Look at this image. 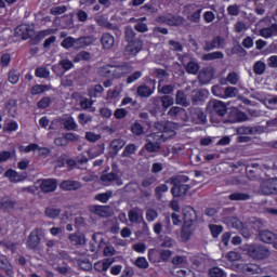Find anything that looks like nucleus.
<instances>
[{
  "label": "nucleus",
  "mask_w": 277,
  "mask_h": 277,
  "mask_svg": "<svg viewBox=\"0 0 277 277\" xmlns=\"http://www.w3.org/2000/svg\"><path fill=\"white\" fill-rule=\"evenodd\" d=\"M62 124L66 131H77L79 124L75 121L72 117H66L62 120Z\"/></svg>",
  "instance_id": "7c9ffc66"
},
{
  "label": "nucleus",
  "mask_w": 277,
  "mask_h": 277,
  "mask_svg": "<svg viewBox=\"0 0 277 277\" xmlns=\"http://www.w3.org/2000/svg\"><path fill=\"white\" fill-rule=\"evenodd\" d=\"M155 183H157V177H155L153 175L144 177L141 182V188L153 189V185H155Z\"/></svg>",
  "instance_id": "49530a36"
},
{
  "label": "nucleus",
  "mask_w": 277,
  "mask_h": 277,
  "mask_svg": "<svg viewBox=\"0 0 277 277\" xmlns=\"http://www.w3.org/2000/svg\"><path fill=\"white\" fill-rule=\"evenodd\" d=\"M222 85L229 83L230 85H237L239 83V74L236 71H230L224 80L221 81Z\"/></svg>",
  "instance_id": "473e14b6"
},
{
  "label": "nucleus",
  "mask_w": 277,
  "mask_h": 277,
  "mask_svg": "<svg viewBox=\"0 0 277 277\" xmlns=\"http://www.w3.org/2000/svg\"><path fill=\"white\" fill-rule=\"evenodd\" d=\"M91 42L88 37H80L78 39H74V49L79 50L83 49V47H90Z\"/></svg>",
  "instance_id": "de8ad7c7"
},
{
  "label": "nucleus",
  "mask_w": 277,
  "mask_h": 277,
  "mask_svg": "<svg viewBox=\"0 0 277 277\" xmlns=\"http://www.w3.org/2000/svg\"><path fill=\"white\" fill-rule=\"evenodd\" d=\"M226 224L232 228H236V230H241L243 228V223L235 216L227 217Z\"/></svg>",
  "instance_id": "a18cd8bd"
},
{
  "label": "nucleus",
  "mask_w": 277,
  "mask_h": 277,
  "mask_svg": "<svg viewBox=\"0 0 277 277\" xmlns=\"http://www.w3.org/2000/svg\"><path fill=\"white\" fill-rule=\"evenodd\" d=\"M237 135H254L256 133V128L252 127H239L236 130Z\"/></svg>",
  "instance_id": "3c124183"
},
{
  "label": "nucleus",
  "mask_w": 277,
  "mask_h": 277,
  "mask_svg": "<svg viewBox=\"0 0 277 277\" xmlns=\"http://www.w3.org/2000/svg\"><path fill=\"white\" fill-rule=\"evenodd\" d=\"M239 94V89L227 87L224 89L223 98H235Z\"/></svg>",
  "instance_id": "864d4df0"
},
{
  "label": "nucleus",
  "mask_w": 277,
  "mask_h": 277,
  "mask_svg": "<svg viewBox=\"0 0 277 277\" xmlns=\"http://www.w3.org/2000/svg\"><path fill=\"white\" fill-rule=\"evenodd\" d=\"M195 230H196V227H194V224L183 223L182 229H181V237L183 241H189L192 237H194Z\"/></svg>",
  "instance_id": "6ab92c4d"
},
{
  "label": "nucleus",
  "mask_w": 277,
  "mask_h": 277,
  "mask_svg": "<svg viewBox=\"0 0 277 277\" xmlns=\"http://www.w3.org/2000/svg\"><path fill=\"white\" fill-rule=\"evenodd\" d=\"M89 211L100 217H111L114 215V210L109 206H90Z\"/></svg>",
  "instance_id": "6e6552de"
},
{
  "label": "nucleus",
  "mask_w": 277,
  "mask_h": 277,
  "mask_svg": "<svg viewBox=\"0 0 277 277\" xmlns=\"http://www.w3.org/2000/svg\"><path fill=\"white\" fill-rule=\"evenodd\" d=\"M48 90H51V85L49 84H37L31 88V94L37 95V94H42L43 92H48Z\"/></svg>",
  "instance_id": "6e6d98bb"
},
{
  "label": "nucleus",
  "mask_w": 277,
  "mask_h": 277,
  "mask_svg": "<svg viewBox=\"0 0 277 277\" xmlns=\"http://www.w3.org/2000/svg\"><path fill=\"white\" fill-rule=\"evenodd\" d=\"M228 199L232 200V201H246V200H250V194L241 193V192H235V193H232L228 196Z\"/></svg>",
  "instance_id": "58836bf2"
},
{
  "label": "nucleus",
  "mask_w": 277,
  "mask_h": 277,
  "mask_svg": "<svg viewBox=\"0 0 277 277\" xmlns=\"http://www.w3.org/2000/svg\"><path fill=\"white\" fill-rule=\"evenodd\" d=\"M171 263L176 267H185V265H187V258L183 255H177L172 259Z\"/></svg>",
  "instance_id": "bf43d9fd"
},
{
  "label": "nucleus",
  "mask_w": 277,
  "mask_h": 277,
  "mask_svg": "<svg viewBox=\"0 0 277 277\" xmlns=\"http://www.w3.org/2000/svg\"><path fill=\"white\" fill-rule=\"evenodd\" d=\"M146 220L147 222H155V220L157 217H159V212H157V210L153 209V208H148L146 210Z\"/></svg>",
  "instance_id": "0e129e2a"
},
{
  "label": "nucleus",
  "mask_w": 277,
  "mask_h": 277,
  "mask_svg": "<svg viewBox=\"0 0 277 277\" xmlns=\"http://www.w3.org/2000/svg\"><path fill=\"white\" fill-rule=\"evenodd\" d=\"M61 213H62V209L55 208L53 206H50L44 210L45 217H49L50 220H55L56 217H60Z\"/></svg>",
  "instance_id": "c9c22d12"
},
{
  "label": "nucleus",
  "mask_w": 277,
  "mask_h": 277,
  "mask_svg": "<svg viewBox=\"0 0 277 277\" xmlns=\"http://www.w3.org/2000/svg\"><path fill=\"white\" fill-rule=\"evenodd\" d=\"M32 32L34 30H31L27 25H19L15 28V36L17 38H22V40H29Z\"/></svg>",
  "instance_id": "5701e85b"
},
{
  "label": "nucleus",
  "mask_w": 277,
  "mask_h": 277,
  "mask_svg": "<svg viewBox=\"0 0 277 277\" xmlns=\"http://www.w3.org/2000/svg\"><path fill=\"white\" fill-rule=\"evenodd\" d=\"M5 108L12 118H16V100H9Z\"/></svg>",
  "instance_id": "4d7b16f0"
},
{
  "label": "nucleus",
  "mask_w": 277,
  "mask_h": 277,
  "mask_svg": "<svg viewBox=\"0 0 277 277\" xmlns=\"http://www.w3.org/2000/svg\"><path fill=\"white\" fill-rule=\"evenodd\" d=\"M209 276L210 277H224V276H226V273L224 272V269H222L220 267H212L209 269Z\"/></svg>",
  "instance_id": "774afa93"
},
{
  "label": "nucleus",
  "mask_w": 277,
  "mask_h": 277,
  "mask_svg": "<svg viewBox=\"0 0 277 277\" xmlns=\"http://www.w3.org/2000/svg\"><path fill=\"white\" fill-rule=\"evenodd\" d=\"M145 149L147 153H159L161 150V135L157 133H151L146 136Z\"/></svg>",
  "instance_id": "39448f33"
},
{
  "label": "nucleus",
  "mask_w": 277,
  "mask_h": 277,
  "mask_svg": "<svg viewBox=\"0 0 277 277\" xmlns=\"http://www.w3.org/2000/svg\"><path fill=\"white\" fill-rule=\"evenodd\" d=\"M133 72V66L129 63L113 66V79H122V77Z\"/></svg>",
  "instance_id": "423d86ee"
},
{
  "label": "nucleus",
  "mask_w": 277,
  "mask_h": 277,
  "mask_svg": "<svg viewBox=\"0 0 277 277\" xmlns=\"http://www.w3.org/2000/svg\"><path fill=\"white\" fill-rule=\"evenodd\" d=\"M185 70L188 72V75H197L198 70H200V65L194 61H190L185 66Z\"/></svg>",
  "instance_id": "5fc2aeb1"
},
{
  "label": "nucleus",
  "mask_w": 277,
  "mask_h": 277,
  "mask_svg": "<svg viewBox=\"0 0 277 277\" xmlns=\"http://www.w3.org/2000/svg\"><path fill=\"white\" fill-rule=\"evenodd\" d=\"M100 40L103 49L106 51L114 49V44H116V38L109 32H103Z\"/></svg>",
  "instance_id": "f3484780"
},
{
  "label": "nucleus",
  "mask_w": 277,
  "mask_h": 277,
  "mask_svg": "<svg viewBox=\"0 0 277 277\" xmlns=\"http://www.w3.org/2000/svg\"><path fill=\"white\" fill-rule=\"evenodd\" d=\"M66 12H68L67 5L52 6L50 9V14H52V16H60V14H66Z\"/></svg>",
  "instance_id": "13d9d810"
},
{
  "label": "nucleus",
  "mask_w": 277,
  "mask_h": 277,
  "mask_svg": "<svg viewBox=\"0 0 277 277\" xmlns=\"http://www.w3.org/2000/svg\"><path fill=\"white\" fill-rule=\"evenodd\" d=\"M207 94H209L207 90L193 91V94H192L193 105H198V103H202V101L207 98Z\"/></svg>",
  "instance_id": "cd10ccee"
},
{
  "label": "nucleus",
  "mask_w": 277,
  "mask_h": 277,
  "mask_svg": "<svg viewBox=\"0 0 277 277\" xmlns=\"http://www.w3.org/2000/svg\"><path fill=\"white\" fill-rule=\"evenodd\" d=\"M184 224H194L198 220V214L192 206H186L182 210Z\"/></svg>",
  "instance_id": "ddd939ff"
},
{
  "label": "nucleus",
  "mask_w": 277,
  "mask_h": 277,
  "mask_svg": "<svg viewBox=\"0 0 277 277\" xmlns=\"http://www.w3.org/2000/svg\"><path fill=\"white\" fill-rule=\"evenodd\" d=\"M51 34H55V29H45V30H41L36 39H32L30 41V44H38V42H40V40H43V38H47V36H51Z\"/></svg>",
  "instance_id": "09e8293b"
},
{
  "label": "nucleus",
  "mask_w": 277,
  "mask_h": 277,
  "mask_svg": "<svg viewBox=\"0 0 277 277\" xmlns=\"http://www.w3.org/2000/svg\"><path fill=\"white\" fill-rule=\"evenodd\" d=\"M39 183V188L43 194H51L57 189V180L55 179L40 180Z\"/></svg>",
  "instance_id": "f8f14e48"
},
{
  "label": "nucleus",
  "mask_w": 277,
  "mask_h": 277,
  "mask_svg": "<svg viewBox=\"0 0 277 277\" xmlns=\"http://www.w3.org/2000/svg\"><path fill=\"white\" fill-rule=\"evenodd\" d=\"M16 208V200L10 196H0V209L2 211H12Z\"/></svg>",
  "instance_id": "aec40b11"
},
{
  "label": "nucleus",
  "mask_w": 277,
  "mask_h": 277,
  "mask_svg": "<svg viewBox=\"0 0 277 277\" xmlns=\"http://www.w3.org/2000/svg\"><path fill=\"white\" fill-rule=\"evenodd\" d=\"M247 252L251 259L255 261H263L264 259H269L272 252L265 246L251 245L248 247Z\"/></svg>",
  "instance_id": "f257e3e1"
},
{
  "label": "nucleus",
  "mask_w": 277,
  "mask_h": 277,
  "mask_svg": "<svg viewBox=\"0 0 277 277\" xmlns=\"http://www.w3.org/2000/svg\"><path fill=\"white\" fill-rule=\"evenodd\" d=\"M190 120L194 124H207V115L200 108H189Z\"/></svg>",
  "instance_id": "9b49d317"
},
{
  "label": "nucleus",
  "mask_w": 277,
  "mask_h": 277,
  "mask_svg": "<svg viewBox=\"0 0 277 277\" xmlns=\"http://www.w3.org/2000/svg\"><path fill=\"white\" fill-rule=\"evenodd\" d=\"M100 77H105L106 79H114V65H106L98 69Z\"/></svg>",
  "instance_id": "e433bc0d"
},
{
  "label": "nucleus",
  "mask_w": 277,
  "mask_h": 277,
  "mask_svg": "<svg viewBox=\"0 0 277 277\" xmlns=\"http://www.w3.org/2000/svg\"><path fill=\"white\" fill-rule=\"evenodd\" d=\"M251 168L253 169H249L247 172L248 179L250 181H261V168H259V163L251 164Z\"/></svg>",
  "instance_id": "bb28decb"
},
{
  "label": "nucleus",
  "mask_w": 277,
  "mask_h": 277,
  "mask_svg": "<svg viewBox=\"0 0 277 277\" xmlns=\"http://www.w3.org/2000/svg\"><path fill=\"white\" fill-rule=\"evenodd\" d=\"M136 94L141 98H150V96H153V94H155V87L141 84L136 89Z\"/></svg>",
  "instance_id": "b1692460"
},
{
  "label": "nucleus",
  "mask_w": 277,
  "mask_h": 277,
  "mask_svg": "<svg viewBox=\"0 0 277 277\" xmlns=\"http://www.w3.org/2000/svg\"><path fill=\"white\" fill-rule=\"evenodd\" d=\"M187 113L185 111V108L173 106L169 109L168 116L172 118L173 120H179L180 116H186Z\"/></svg>",
  "instance_id": "c756f323"
},
{
  "label": "nucleus",
  "mask_w": 277,
  "mask_h": 277,
  "mask_svg": "<svg viewBox=\"0 0 277 277\" xmlns=\"http://www.w3.org/2000/svg\"><path fill=\"white\" fill-rule=\"evenodd\" d=\"M0 271L4 272L8 277H14V265H12L5 255H0Z\"/></svg>",
  "instance_id": "2eb2a0df"
},
{
  "label": "nucleus",
  "mask_w": 277,
  "mask_h": 277,
  "mask_svg": "<svg viewBox=\"0 0 277 277\" xmlns=\"http://www.w3.org/2000/svg\"><path fill=\"white\" fill-rule=\"evenodd\" d=\"M267 70V65L263 61H256L253 65V72L255 75H265V71Z\"/></svg>",
  "instance_id": "c03bdc74"
},
{
  "label": "nucleus",
  "mask_w": 277,
  "mask_h": 277,
  "mask_svg": "<svg viewBox=\"0 0 277 277\" xmlns=\"http://www.w3.org/2000/svg\"><path fill=\"white\" fill-rule=\"evenodd\" d=\"M212 107L215 114L221 117L226 116V111L228 110V108H226V104H224L222 101H213Z\"/></svg>",
  "instance_id": "2f4dec72"
},
{
  "label": "nucleus",
  "mask_w": 277,
  "mask_h": 277,
  "mask_svg": "<svg viewBox=\"0 0 277 277\" xmlns=\"http://www.w3.org/2000/svg\"><path fill=\"white\" fill-rule=\"evenodd\" d=\"M155 129L161 133H171L174 135V131L179 129V123L172 121H159L155 123Z\"/></svg>",
  "instance_id": "1a4fd4ad"
},
{
  "label": "nucleus",
  "mask_w": 277,
  "mask_h": 277,
  "mask_svg": "<svg viewBox=\"0 0 277 277\" xmlns=\"http://www.w3.org/2000/svg\"><path fill=\"white\" fill-rule=\"evenodd\" d=\"M124 40L126 42H135V40H142L137 38V34L131 26H127L124 28Z\"/></svg>",
  "instance_id": "f704fd0d"
},
{
  "label": "nucleus",
  "mask_w": 277,
  "mask_h": 277,
  "mask_svg": "<svg viewBox=\"0 0 277 277\" xmlns=\"http://www.w3.org/2000/svg\"><path fill=\"white\" fill-rule=\"evenodd\" d=\"M143 47H144V41L142 40L130 41L126 47V53L128 55H137V53L142 51Z\"/></svg>",
  "instance_id": "dca6fc26"
},
{
  "label": "nucleus",
  "mask_w": 277,
  "mask_h": 277,
  "mask_svg": "<svg viewBox=\"0 0 277 277\" xmlns=\"http://www.w3.org/2000/svg\"><path fill=\"white\" fill-rule=\"evenodd\" d=\"M111 198H114V190H107L106 193H100L95 195L94 200H97L103 205H107Z\"/></svg>",
  "instance_id": "72a5a7b5"
},
{
  "label": "nucleus",
  "mask_w": 277,
  "mask_h": 277,
  "mask_svg": "<svg viewBox=\"0 0 277 277\" xmlns=\"http://www.w3.org/2000/svg\"><path fill=\"white\" fill-rule=\"evenodd\" d=\"M111 265H114V260L111 259H105L102 264L101 263H95L94 264V269H96V272H107V269H109V267H111Z\"/></svg>",
  "instance_id": "4c0bfd02"
},
{
  "label": "nucleus",
  "mask_w": 277,
  "mask_h": 277,
  "mask_svg": "<svg viewBox=\"0 0 277 277\" xmlns=\"http://www.w3.org/2000/svg\"><path fill=\"white\" fill-rule=\"evenodd\" d=\"M203 62H213V60H224V53L216 51L212 53H207L201 56Z\"/></svg>",
  "instance_id": "ea45409f"
},
{
  "label": "nucleus",
  "mask_w": 277,
  "mask_h": 277,
  "mask_svg": "<svg viewBox=\"0 0 277 277\" xmlns=\"http://www.w3.org/2000/svg\"><path fill=\"white\" fill-rule=\"evenodd\" d=\"M123 147H124V141H122L120 138H116V140L111 141V143H110V148H111V150H114V153H118Z\"/></svg>",
  "instance_id": "e2e57ef3"
},
{
  "label": "nucleus",
  "mask_w": 277,
  "mask_h": 277,
  "mask_svg": "<svg viewBox=\"0 0 277 277\" xmlns=\"http://www.w3.org/2000/svg\"><path fill=\"white\" fill-rule=\"evenodd\" d=\"M141 10L144 11V14H146V16H153V14H157V12H159V10L157 9V6L153 5V4H144Z\"/></svg>",
  "instance_id": "052dcab7"
},
{
  "label": "nucleus",
  "mask_w": 277,
  "mask_h": 277,
  "mask_svg": "<svg viewBox=\"0 0 277 277\" xmlns=\"http://www.w3.org/2000/svg\"><path fill=\"white\" fill-rule=\"evenodd\" d=\"M95 23H97V25L100 27H105V29H113V30L118 29V27H116V26H114V24L109 23L107 21V18H105V16H103V15L96 17Z\"/></svg>",
  "instance_id": "37998d69"
},
{
  "label": "nucleus",
  "mask_w": 277,
  "mask_h": 277,
  "mask_svg": "<svg viewBox=\"0 0 277 277\" xmlns=\"http://www.w3.org/2000/svg\"><path fill=\"white\" fill-rule=\"evenodd\" d=\"M159 25H169V27H181L185 23V19L181 16L164 14L157 16L155 19Z\"/></svg>",
  "instance_id": "7ed1b4c3"
},
{
  "label": "nucleus",
  "mask_w": 277,
  "mask_h": 277,
  "mask_svg": "<svg viewBox=\"0 0 277 277\" xmlns=\"http://www.w3.org/2000/svg\"><path fill=\"white\" fill-rule=\"evenodd\" d=\"M105 150V145H97L88 150V155L90 159H94V157H98V155H103Z\"/></svg>",
  "instance_id": "8fccbe9b"
},
{
  "label": "nucleus",
  "mask_w": 277,
  "mask_h": 277,
  "mask_svg": "<svg viewBox=\"0 0 277 277\" xmlns=\"http://www.w3.org/2000/svg\"><path fill=\"white\" fill-rule=\"evenodd\" d=\"M170 187L167 184H160L155 188V196L157 200H161L163 198V194L169 192Z\"/></svg>",
  "instance_id": "603ef678"
},
{
  "label": "nucleus",
  "mask_w": 277,
  "mask_h": 277,
  "mask_svg": "<svg viewBox=\"0 0 277 277\" xmlns=\"http://www.w3.org/2000/svg\"><path fill=\"white\" fill-rule=\"evenodd\" d=\"M259 194L262 196H274L277 194V177L264 180L260 184Z\"/></svg>",
  "instance_id": "20e7f679"
},
{
  "label": "nucleus",
  "mask_w": 277,
  "mask_h": 277,
  "mask_svg": "<svg viewBox=\"0 0 277 277\" xmlns=\"http://www.w3.org/2000/svg\"><path fill=\"white\" fill-rule=\"evenodd\" d=\"M68 239L71 243V246H85V235H83L81 232H76L74 234H70L68 236Z\"/></svg>",
  "instance_id": "393cba45"
},
{
  "label": "nucleus",
  "mask_w": 277,
  "mask_h": 277,
  "mask_svg": "<svg viewBox=\"0 0 277 277\" xmlns=\"http://www.w3.org/2000/svg\"><path fill=\"white\" fill-rule=\"evenodd\" d=\"M259 239L263 243H273L274 248L277 250V235L269 229H262L259 232Z\"/></svg>",
  "instance_id": "9d476101"
},
{
  "label": "nucleus",
  "mask_w": 277,
  "mask_h": 277,
  "mask_svg": "<svg viewBox=\"0 0 277 277\" xmlns=\"http://www.w3.org/2000/svg\"><path fill=\"white\" fill-rule=\"evenodd\" d=\"M213 75H215V72L213 71V68L211 67L203 68L198 75L199 83L207 85V83H210V81L213 79Z\"/></svg>",
  "instance_id": "a211bd4d"
},
{
  "label": "nucleus",
  "mask_w": 277,
  "mask_h": 277,
  "mask_svg": "<svg viewBox=\"0 0 277 277\" xmlns=\"http://www.w3.org/2000/svg\"><path fill=\"white\" fill-rule=\"evenodd\" d=\"M128 217L131 224H141V222H144V212L142 209L135 207L128 212Z\"/></svg>",
  "instance_id": "4468645a"
},
{
  "label": "nucleus",
  "mask_w": 277,
  "mask_h": 277,
  "mask_svg": "<svg viewBox=\"0 0 277 277\" xmlns=\"http://www.w3.org/2000/svg\"><path fill=\"white\" fill-rule=\"evenodd\" d=\"M131 132L133 133V135H144V127L142 126V123H140V121H135L131 126Z\"/></svg>",
  "instance_id": "680f3d73"
},
{
  "label": "nucleus",
  "mask_w": 277,
  "mask_h": 277,
  "mask_svg": "<svg viewBox=\"0 0 277 277\" xmlns=\"http://www.w3.org/2000/svg\"><path fill=\"white\" fill-rule=\"evenodd\" d=\"M171 184L173 187L171 188V194L174 196V198H181V196H185L187 192H189V185L187 184H179L176 183V179L171 177L170 179Z\"/></svg>",
  "instance_id": "0eeeda50"
},
{
  "label": "nucleus",
  "mask_w": 277,
  "mask_h": 277,
  "mask_svg": "<svg viewBox=\"0 0 277 277\" xmlns=\"http://www.w3.org/2000/svg\"><path fill=\"white\" fill-rule=\"evenodd\" d=\"M175 103L176 105H181L182 107H189V102H187V95L185 92L179 90L175 94Z\"/></svg>",
  "instance_id": "a19ab883"
},
{
  "label": "nucleus",
  "mask_w": 277,
  "mask_h": 277,
  "mask_svg": "<svg viewBox=\"0 0 277 277\" xmlns=\"http://www.w3.org/2000/svg\"><path fill=\"white\" fill-rule=\"evenodd\" d=\"M240 269L243 274H263V269L256 264H242Z\"/></svg>",
  "instance_id": "c85d7f7f"
},
{
  "label": "nucleus",
  "mask_w": 277,
  "mask_h": 277,
  "mask_svg": "<svg viewBox=\"0 0 277 277\" xmlns=\"http://www.w3.org/2000/svg\"><path fill=\"white\" fill-rule=\"evenodd\" d=\"M100 180L104 185H111L114 181H118V174L110 172V173H104L101 175Z\"/></svg>",
  "instance_id": "79ce46f5"
},
{
  "label": "nucleus",
  "mask_w": 277,
  "mask_h": 277,
  "mask_svg": "<svg viewBox=\"0 0 277 277\" xmlns=\"http://www.w3.org/2000/svg\"><path fill=\"white\" fill-rule=\"evenodd\" d=\"M137 150V146L135 144H129L126 146L122 157H131V155H135V151Z\"/></svg>",
  "instance_id": "69168bd1"
},
{
  "label": "nucleus",
  "mask_w": 277,
  "mask_h": 277,
  "mask_svg": "<svg viewBox=\"0 0 277 277\" xmlns=\"http://www.w3.org/2000/svg\"><path fill=\"white\" fill-rule=\"evenodd\" d=\"M5 179H9L11 183H21V181H25L27 179L26 173H18L13 169H9L4 173Z\"/></svg>",
  "instance_id": "412c9836"
},
{
  "label": "nucleus",
  "mask_w": 277,
  "mask_h": 277,
  "mask_svg": "<svg viewBox=\"0 0 277 277\" xmlns=\"http://www.w3.org/2000/svg\"><path fill=\"white\" fill-rule=\"evenodd\" d=\"M160 101H161L162 107L164 109H168V107H172V105H174V97H172L170 95H164V96L160 97Z\"/></svg>",
  "instance_id": "338daca9"
},
{
  "label": "nucleus",
  "mask_w": 277,
  "mask_h": 277,
  "mask_svg": "<svg viewBox=\"0 0 277 277\" xmlns=\"http://www.w3.org/2000/svg\"><path fill=\"white\" fill-rule=\"evenodd\" d=\"M42 237H44V229L42 227H36L32 229L26 240V247L28 250H36L38 246H40V241H42Z\"/></svg>",
  "instance_id": "f03ea898"
},
{
  "label": "nucleus",
  "mask_w": 277,
  "mask_h": 277,
  "mask_svg": "<svg viewBox=\"0 0 277 277\" xmlns=\"http://www.w3.org/2000/svg\"><path fill=\"white\" fill-rule=\"evenodd\" d=\"M259 36L262 38H274V36H277V24H273L269 27H265L259 30Z\"/></svg>",
  "instance_id": "a878e982"
},
{
  "label": "nucleus",
  "mask_w": 277,
  "mask_h": 277,
  "mask_svg": "<svg viewBox=\"0 0 277 277\" xmlns=\"http://www.w3.org/2000/svg\"><path fill=\"white\" fill-rule=\"evenodd\" d=\"M60 188L63 189L64 192H77V189H81V182L65 180L61 182Z\"/></svg>",
  "instance_id": "4be33fe9"
}]
</instances>
